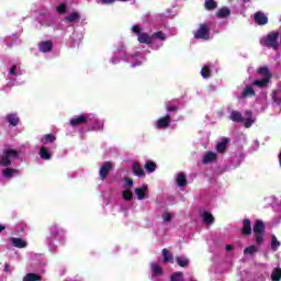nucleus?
Returning a JSON list of instances; mask_svg holds the SVG:
<instances>
[{
    "mask_svg": "<svg viewBox=\"0 0 281 281\" xmlns=\"http://www.w3.org/2000/svg\"><path fill=\"white\" fill-rule=\"evenodd\" d=\"M229 14H232V11H229V9H227V8H222L216 13L218 19H227V16H229Z\"/></svg>",
    "mask_w": 281,
    "mask_h": 281,
    "instance_id": "7c9ffc66",
    "label": "nucleus"
},
{
    "mask_svg": "<svg viewBox=\"0 0 281 281\" xmlns=\"http://www.w3.org/2000/svg\"><path fill=\"white\" fill-rule=\"evenodd\" d=\"M58 14H65L67 12V3H61L57 7Z\"/></svg>",
    "mask_w": 281,
    "mask_h": 281,
    "instance_id": "a18cd8bd",
    "label": "nucleus"
},
{
    "mask_svg": "<svg viewBox=\"0 0 281 281\" xmlns=\"http://www.w3.org/2000/svg\"><path fill=\"white\" fill-rule=\"evenodd\" d=\"M200 74H201L202 78H205V79L211 78V76H212V64L204 65L202 67Z\"/></svg>",
    "mask_w": 281,
    "mask_h": 281,
    "instance_id": "4be33fe9",
    "label": "nucleus"
},
{
    "mask_svg": "<svg viewBox=\"0 0 281 281\" xmlns=\"http://www.w3.org/2000/svg\"><path fill=\"white\" fill-rule=\"evenodd\" d=\"M243 224H244V227L241 229V234L244 236H247V218H244Z\"/></svg>",
    "mask_w": 281,
    "mask_h": 281,
    "instance_id": "3c124183",
    "label": "nucleus"
},
{
    "mask_svg": "<svg viewBox=\"0 0 281 281\" xmlns=\"http://www.w3.org/2000/svg\"><path fill=\"white\" fill-rule=\"evenodd\" d=\"M49 234L50 237L46 238V245L53 250L54 247H56L54 240H63V238H65V231L60 229L56 224H53L49 227Z\"/></svg>",
    "mask_w": 281,
    "mask_h": 281,
    "instance_id": "f03ea898",
    "label": "nucleus"
},
{
    "mask_svg": "<svg viewBox=\"0 0 281 281\" xmlns=\"http://www.w3.org/2000/svg\"><path fill=\"white\" fill-rule=\"evenodd\" d=\"M131 32L132 34L137 35L138 43H143L145 45H150L153 43V35L142 32L140 25H133Z\"/></svg>",
    "mask_w": 281,
    "mask_h": 281,
    "instance_id": "20e7f679",
    "label": "nucleus"
},
{
    "mask_svg": "<svg viewBox=\"0 0 281 281\" xmlns=\"http://www.w3.org/2000/svg\"><path fill=\"white\" fill-rule=\"evenodd\" d=\"M7 122H9V124L11 126H19V116L16 114H8L7 115Z\"/></svg>",
    "mask_w": 281,
    "mask_h": 281,
    "instance_id": "cd10ccee",
    "label": "nucleus"
},
{
    "mask_svg": "<svg viewBox=\"0 0 281 281\" xmlns=\"http://www.w3.org/2000/svg\"><path fill=\"white\" fill-rule=\"evenodd\" d=\"M162 221L164 223H170V221H172V214H170V212H165L162 214Z\"/></svg>",
    "mask_w": 281,
    "mask_h": 281,
    "instance_id": "49530a36",
    "label": "nucleus"
},
{
    "mask_svg": "<svg viewBox=\"0 0 281 281\" xmlns=\"http://www.w3.org/2000/svg\"><path fill=\"white\" fill-rule=\"evenodd\" d=\"M162 258L164 262H170L171 265H175V257L166 248L162 249Z\"/></svg>",
    "mask_w": 281,
    "mask_h": 281,
    "instance_id": "393cba45",
    "label": "nucleus"
},
{
    "mask_svg": "<svg viewBox=\"0 0 281 281\" xmlns=\"http://www.w3.org/2000/svg\"><path fill=\"white\" fill-rule=\"evenodd\" d=\"M272 281H280L281 280V268H277L271 273Z\"/></svg>",
    "mask_w": 281,
    "mask_h": 281,
    "instance_id": "c9c22d12",
    "label": "nucleus"
},
{
    "mask_svg": "<svg viewBox=\"0 0 281 281\" xmlns=\"http://www.w3.org/2000/svg\"><path fill=\"white\" fill-rule=\"evenodd\" d=\"M279 247H280V241L278 240V237H276V235H272V240H271L272 251H278Z\"/></svg>",
    "mask_w": 281,
    "mask_h": 281,
    "instance_id": "58836bf2",
    "label": "nucleus"
},
{
    "mask_svg": "<svg viewBox=\"0 0 281 281\" xmlns=\"http://www.w3.org/2000/svg\"><path fill=\"white\" fill-rule=\"evenodd\" d=\"M256 122V115H254L251 112H247V128L250 126H254V123Z\"/></svg>",
    "mask_w": 281,
    "mask_h": 281,
    "instance_id": "4c0bfd02",
    "label": "nucleus"
},
{
    "mask_svg": "<svg viewBox=\"0 0 281 281\" xmlns=\"http://www.w3.org/2000/svg\"><path fill=\"white\" fill-rule=\"evenodd\" d=\"M138 201H144V199H146V192H148V186L144 184L140 188H136L134 190Z\"/></svg>",
    "mask_w": 281,
    "mask_h": 281,
    "instance_id": "4468645a",
    "label": "nucleus"
},
{
    "mask_svg": "<svg viewBox=\"0 0 281 281\" xmlns=\"http://www.w3.org/2000/svg\"><path fill=\"white\" fill-rule=\"evenodd\" d=\"M251 234V221L247 220V235Z\"/></svg>",
    "mask_w": 281,
    "mask_h": 281,
    "instance_id": "864d4df0",
    "label": "nucleus"
},
{
    "mask_svg": "<svg viewBox=\"0 0 281 281\" xmlns=\"http://www.w3.org/2000/svg\"><path fill=\"white\" fill-rule=\"evenodd\" d=\"M170 281H183V272H173L170 276Z\"/></svg>",
    "mask_w": 281,
    "mask_h": 281,
    "instance_id": "a19ab883",
    "label": "nucleus"
},
{
    "mask_svg": "<svg viewBox=\"0 0 281 281\" xmlns=\"http://www.w3.org/2000/svg\"><path fill=\"white\" fill-rule=\"evenodd\" d=\"M254 232L255 243L262 245L265 243V222H262V220L256 221Z\"/></svg>",
    "mask_w": 281,
    "mask_h": 281,
    "instance_id": "39448f33",
    "label": "nucleus"
},
{
    "mask_svg": "<svg viewBox=\"0 0 281 281\" xmlns=\"http://www.w3.org/2000/svg\"><path fill=\"white\" fill-rule=\"evenodd\" d=\"M247 98V87L244 88L241 95L238 98V102H243Z\"/></svg>",
    "mask_w": 281,
    "mask_h": 281,
    "instance_id": "8fccbe9b",
    "label": "nucleus"
},
{
    "mask_svg": "<svg viewBox=\"0 0 281 281\" xmlns=\"http://www.w3.org/2000/svg\"><path fill=\"white\" fill-rule=\"evenodd\" d=\"M97 3H102L103 5H111V3H115V0H95ZM120 1H126V0H120Z\"/></svg>",
    "mask_w": 281,
    "mask_h": 281,
    "instance_id": "de8ad7c7",
    "label": "nucleus"
},
{
    "mask_svg": "<svg viewBox=\"0 0 281 281\" xmlns=\"http://www.w3.org/2000/svg\"><path fill=\"white\" fill-rule=\"evenodd\" d=\"M232 104H228L226 106V110L229 114V120H232V122H245V117L243 116V113L238 112V111H234L232 110Z\"/></svg>",
    "mask_w": 281,
    "mask_h": 281,
    "instance_id": "9b49d317",
    "label": "nucleus"
},
{
    "mask_svg": "<svg viewBox=\"0 0 281 281\" xmlns=\"http://www.w3.org/2000/svg\"><path fill=\"white\" fill-rule=\"evenodd\" d=\"M38 155H40L41 159H43L44 161H49V159H52V150H49V148L45 147V145L40 147Z\"/></svg>",
    "mask_w": 281,
    "mask_h": 281,
    "instance_id": "ddd939ff",
    "label": "nucleus"
},
{
    "mask_svg": "<svg viewBox=\"0 0 281 281\" xmlns=\"http://www.w3.org/2000/svg\"><path fill=\"white\" fill-rule=\"evenodd\" d=\"M19 172V170L16 169H10V168H5L2 171V175L5 179H12V177H14V175H16Z\"/></svg>",
    "mask_w": 281,
    "mask_h": 281,
    "instance_id": "c756f323",
    "label": "nucleus"
},
{
    "mask_svg": "<svg viewBox=\"0 0 281 281\" xmlns=\"http://www.w3.org/2000/svg\"><path fill=\"white\" fill-rule=\"evenodd\" d=\"M112 169H113V162L105 161L102 164L101 168L99 169V176L101 181H104V179H106V177L109 176Z\"/></svg>",
    "mask_w": 281,
    "mask_h": 281,
    "instance_id": "9d476101",
    "label": "nucleus"
},
{
    "mask_svg": "<svg viewBox=\"0 0 281 281\" xmlns=\"http://www.w3.org/2000/svg\"><path fill=\"white\" fill-rule=\"evenodd\" d=\"M177 109H178L177 105H167L166 106V111H175L176 112Z\"/></svg>",
    "mask_w": 281,
    "mask_h": 281,
    "instance_id": "5fc2aeb1",
    "label": "nucleus"
},
{
    "mask_svg": "<svg viewBox=\"0 0 281 281\" xmlns=\"http://www.w3.org/2000/svg\"><path fill=\"white\" fill-rule=\"evenodd\" d=\"M176 262L179 267H188L190 265V260L186 257H176Z\"/></svg>",
    "mask_w": 281,
    "mask_h": 281,
    "instance_id": "72a5a7b5",
    "label": "nucleus"
},
{
    "mask_svg": "<svg viewBox=\"0 0 281 281\" xmlns=\"http://www.w3.org/2000/svg\"><path fill=\"white\" fill-rule=\"evenodd\" d=\"M194 38L210 41V26L206 24H201L198 31L194 33Z\"/></svg>",
    "mask_w": 281,
    "mask_h": 281,
    "instance_id": "6e6552de",
    "label": "nucleus"
},
{
    "mask_svg": "<svg viewBox=\"0 0 281 281\" xmlns=\"http://www.w3.org/2000/svg\"><path fill=\"white\" fill-rule=\"evenodd\" d=\"M125 186H126V188H133V180L126 178V179H125Z\"/></svg>",
    "mask_w": 281,
    "mask_h": 281,
    "instance_id": "603ef678",
    "label": "nucleus"
},
{
    "mask_svg": "<svg viewBox=\"0 0 281 281\" xmlns=\"http://www.w3.org/2000/svg\"><path fill=\"white\" fill-rule=\"evenodd\" d=\"M258 74L265 77L263 80L271 81V70H269L267 67L259 68Z\"/></svg>",
    "mask_w": 281,
    "mask_h": 281,
    "instance_id": "a878e982",
    "label": "nucleus"
},
{
    "mask_svg": "<svg viewBox=\"0 0 281 281\" xmlns=\"http://www.w3.org/2000/svg\"><path fill=\"white\" fill-rule=\"evenodd\" d=\"M79 20H80L79 12H72L64 19V21H66V23H76V21H79Z\"/></svg>",
    "mask_w": 281,
    "mask_h": 281,
    "instance_id": "b1692460",
    "label": "nucleus"
},
{
    "mask_svg": "<svg viewBox=\"0 0 281 281\" xmlns=\"http://www.w3.org/2000/svg\"><path fill=\"white\" fill-rule=\"evenodd\" d=\"M244 254H247V248L244 249Z\"/></svg>",
    "mask_w": 281,
    "mask_h": 281,
    "instance_id": "bf43d9fd",
    "label": "nucleus"
},
{
    "mask_svg": "<svg viewBox=\"0 0 281 281\" xmlns=\"http://www.w3.org/2000/svg\"><path fill=\"white\" fill-rule=\"evenodd\" d=\"M40 142L43 146H47L56 142V136L54 134H45L40 138Z\"/></svg>",
    "mask_w": 281,
    "mask_h": 281,
    "instance_id": "dca6fc26",
    "label": "nucleus"
},
{
    "mask_svg": "<svg viewBox=\"0 0 281 281\" xmlns=\"http://www.w3.org/2000/svg\"><path fill=\"white\" fill-rule=\"evenodd\" d=\"M4 271L5 273H12V268H10V265L8 263L4 265Z\"/></svg>",
    "mask_w": 281,
    "mask_h": 281,
    "instance_id": "6e6d98bb",
    "label": "nucleus"
},
{
    "mask_svg": "<svg viewBox=\"0 0 281 281\" xmlns=\"http://www.w3.org/2000/svg\"><path fill=\"white\" fill-rule=\"evenodd\" d=\"M104 128V121H97L92 127V131H102Z\"/></svg>",
    "mask_w": 281,
    "mask_h": 281,
    "instance_id": "c03bdc74",
    "label": "nucleus"
},
{
    "mask_svg": "<svg viewBox=\"0 0 281 281\" xmlns=\"http://www.w3.org/2000/svg\"><path fill=\"white\" fill-rule=\"evenodd\" d=\"M150 271H151L153 278H155V276L156 277L164 276V269L157 262L150 263Z\"/></svg>",
    "mask_w": 281,
    "mask_h": 281,
    "instance_id": "2eb2a0df",
    "label": "nucleus"
},
{
    "mask_svg": "<svg viewBox=\"0 0 281 281\" xmlns=\"http://www.w3.org/2000/svg\"><path fill=\"white\" fill-rule=\"evenodd\" d=\"M132 170H133L134 175L139 178L145 177V175H146V172L144 171L142 166H139V162H134L132 165Z\"/></svg>",
    "mask_w": 281,
    "mask_h": 281,
    "instance_id": "412c9836",
    "label": "nucleus"
},
{
    "mask_svg": "<svg viewBox=\"0 0 281 281\" xmlns=\"http://www.w3.org/2000/svg\"><path fill=\"white\" fill-rule=\"evenodd\" d=\"M124 201H131L133 199V192L131 190H125L122 192Z\"/></svg>",
    "mask_w": 281,
    "mask_h": 281,
    "instance_id": "37998d69",
    "label": "nucleus"
},
{
    "mask_svg": "<svg viewBox=\"0 0 281 281\" xmlns=\"http://www.w3.org/2000/svg\"><path fill=\"white\" fill-rule=\"evenodd\" d=\"M145 170H147V172H155V170H157V165L153 161H147L145 165Z\"/></svg>",
    "mask_w": 281,
    "mask_h": 281,
    "instance_id": "ea45409f",
    "label": "nucleus"
},
{
    "mask_svg": "<svg viewBox=\"0 0 281 281\" xmlns=\"http://www.w3.org/2000/svg\"><path fill=\"white\" fill-rule=\"evenodd\" d=\"M19 158V151L15 149H7L3 151L2 156H0V166H11L12 165V159H18Z\"/></svg>",
    "mask_w": 281,
    "mask_h": 281,
    "instance_id": "423d86ee",
    "label": "nucleus"
},
{
    "mask_svg": "<svg viewBox=\"0 0 281 281\" xmlns=\"http://www.w3.org/2000/svg\"><path fill=\"white\" fill-rule=\"evenodd\" d=\"M227 149V139H223L216 145L217 153H225Z\"/></svg>",
    "mask_w": 281,
    "mask_h": 281,
    "instance_id": "f704fd0d",
    "label": "nucleus"
},
{
    "mask_svg": "<svg viewBox=\"0 0 281 281\" xmlns=\"http://www.w3.org/2000/svg\"><path fill=\"white\" fill-rule=\"evenodd\" d=\"M95 115L93 114H85L79 115L70 120V126H78V124H85V122H91Z\"/></svg>",
    "mask_w": 281,
    "mask_h": 281,
    "instance_id": "1a4fd4ad",
    "label": "nucleus"
},
{
    "mask_svg": "<svg viewBox=\"0 0 281 281\" xmlns=\"http://www.w3.org/2000/svg\"><path fill=\"white\" fill-rule=\"evenodd\" d=\"M117 56L123 58V60H125V63H131L132 68L139 67L144 63V57H142V55H139V53L131 55V54L126 53V48L122 45L117 48L114 56L111 58L110 63L112 65L120 64V59L117 58Z\"/></svg>",
    "mask_w": 281,
    "mask_h": 281,
    "instance_id": "f257e3e1",
    "label": "nucleus"
},
{
    "mask_svg": "<svg viewBox=\"0 0 281 281\" xmlns=\"http://www.w3.org/2000/svg\"><path fill=\"white\" fill-rule=\"evenodd\" d=\"M202 218H203V222L206 223V225H212V223H214V216L209 212L204 211L202 213Z\"/></svg>",
    "mask_w": 281,
    "mask_h": 281,
    "instance_id": "473e14b6",
    "label": "nucleus"
},
{
    "mask_svg": "<svg viewBox=\"0 0 281 281\" xmlns=\"http://www.w3.org/2000/svg\"><path fill=\"white\" fill-rule=\"evenodd\" d=\"M205 8H206V10H214V9H216V1H214V0H205Z\"/></svg>",
    "mask_w": 281,
    "mask_h": 281,
    "instance_id": "79ce46f5",
    "label": "nucleus"
},
{
    "mask_svg": "<svg viewBox=\"0 0 281 281\" xmlns=\"http://www.w3.org/2000/svg\"><path fill=\"white\" fill-rule=\"evenodd\" d=\"M38 47H40V52H42L43 54H47L52 52L54 44L52 43V41H46V42L40 43Z\"/></svg>",
    "mask_w": 281,
    "mask_h": 281,
    "instance_id": "a211bd4d",
    "label": "nucleus"
},
{
    "mask_svg": "<svg viewBox=\"0 0 281 281\" xmlns=\"http://www.w3.org/2000/svg\"><path fill=\"white\" fill-rule=\"evenodd\" d=\"M216 153L214 151H207L204 154L202 158V164H212V161H216Z\"/></svg>",
    "mask_w": 281,
    "mask_h": 281,
    "instance_id": "aec40b11",
    "label": "nucleus"
},
{
    "mask_svg": "<svg viewBox=\"0 0 281 281\" xmlns=\"http://www.w3.org/2000/svg\"><path fill=\"white\" fill-rule=\"evenodd\" d=\"M9 76H12L13 78H16V76H23V71L21 70V66L20 65H13L9 69Z\"/></svg>",
    "mask_w": 281,
    "mask_h": 281,
    "instance_id": "5701e85b",
    "label": "nucleus"
},
{
    "mask_svg": "<svg viewBox=\"0 0 281 281\" xmlns=\"http://www.w3.org/2000/svg\"><path fill=\"white\" fill-rule=\"evenodd\" d=\"M232 249H234V247H232V245L226 246V251H232Z\"/></svg>",
    "mask_w": 281,
    "mask_h": 281,
    "instance_id": "4d7b16f0",
    "label": "nucleus"
},
{
    "mask_svg": "<svg viewBox=\"0 0 281 281\" xmlns=\"http://www.w3.org/2000/svg\"><path fill=\"white\" fill-rule=\"evenodd\" d=\"M170 122H171L170 114H166V116H162L155 122V127L168 128V126H170Z\"/></svg>",
    "mask_w": 281,
    "mask_h": 281,
    "instance_id": "f8f14e48",
    "label": "nucleus"
},
{
    "mask_svg": "<svg viewBox=\"0 0 281 281\" xmlns=\"http://www.w3.org/2000/svg\"><path fill=\"white\" fill-rule=\"evenodd\" d=\"M255 21L258 25H267L269 23V18L265 15L262 12L255 13Z\"/></svg>",
    "mask_w": 281,
    "mask_h": 281,
    "instance_id": "f3484780",
    "label": "nucleus"
},
{
    "mask_svg": "<svg viewBox=\"0 0 281 281\" xmlns=\"http://www.w3.org/2000/svg\"><path fill=\"white\" fill-rule=\"evenodd\" d=\"M3 229H5V226L0 224V232H3Z\"/></svg>",
    "mask_w": 281,
    "mask_h": 281,
    "instance_id": "13d9d810",
    "label": "nucleus"
},
{
    "mask_svg": "<svg viewBox=\"0 0 281 281\" xmlns=\"http://www.w3.org/2000/svg\"><path fill=\"white\" fill-rule=\"evenodd\" d=\"M176 181L177 184L180 186V188H184V186H188V180L186 179L184 173H179Z\"/></svg>",
    "mask_w": 281,
    "mask_h": 281,
    "instance_id": "2f4dec72",
    "label": "nucleus"
},
{
    "mask_svg": "<svg viewBox=\"0 0 281 281\" xmlns=\"http://www.w3.org/2000/svg\"><path fill=\"white\" fill-rule=\"evenodd\" d=\"M41 277L36 273H27L24 278L23 281H40Z\"/></svg>",
    "mask_w": 281,
    "mask_h": 281,
    "instance_id": "e433bc0d",
    "label": "nucleus"
},
{
    "mask_svg": "<svg viewBox=\"0 0 281 281\" xmlns=\"http://www.w3.org/2000/svg\"><path fill=\"white\" fill-rule=\"evenodd\" d=\"M11 243L13 247H16L18 249H25V247H27V241L22 238L12 237Z\"/></svg>",
    "mask_w": 281,
    "mask_h": 281,
    "instance_id": "6ab92c4d",
    "label": "nucleus"
},
{
    "mask_svg": "<svg viewBox=\"0 0 281 281\" xmlns=\"http://www.w3.org/2000/svg\"><path fill=\"white\" fill-rule=\"evenodd\" d=\"M280 38L279 32H271L267 35V37L262 38L260 41L261 45L263 47H270L272 49H280V42L278 41Z\"/></svg>",
    "mask_w": 281,
    "mask_h": 281,
    "instance_id": "7ed1b4c3",
    "label": "nucleus"
},
{
    "mask_svg": "<svg viewBox=\"0 0 281 281\" xmlns=\"http://www.w3.org/2000/svg\"><path fill=\"white\" fill-rule=\"evenodd\" d=\"M261 246H262V244H258V243H256L255 245L248 246L247 254H249L250 256L258 254V251H260Z\"/></svg>",
    "mask_w": 281,
    "mask_h": 281,
    "instance_id": "bb28decb",
    "label": "nucleus"
},
{
    "mask_svg": "<svg viewBox=\"0 0 281 281\" xmlns=\"http://www.w3.org/2000/svg\"><path fill=\"white\" fill-rule=\"evenodd\" d=\"M269 79H258L252 82V87H247V95H256V90L254 87H258V89H265L269 85Z\"/></svg>",
    "mask_w": 281,
    "mask_h": 281,
    "instance_id": "0eeeda50",
    "label": "nucleus"
},
{
    "mask_svg": "<svg viewBox=\"0 0 281 281\" xmlns=\"http://www.w3.org/2000/svg\"><path fill=\"white\" fill-rule=\"evenodd\" d=\"M258 148H260V143H258V140H254L252 146L250 147V153H254L256 150H258Z\"/></svg>",
    "mask_w": 281,
    "mask_h": 281,
    "instance_id": "09e8293b",
    "label": "nucleus"
},
{
    "mask_svg": "<svg viewBox=\"0 0 281 281\" xmlns=\"http://www.w3.org/2000/svg\"><path fill=\"white\" fill-rule=\"evenodd\" d=\"M151 41H159L160 43H164V41H166V33L161 31L155 32L151 35Z\"/></svg>",
    "mask_w": 281,
    "mask_h": 281,
    "instance_id": "c85d7f7f",
    "label": "nucleus"
}]
</instances>
